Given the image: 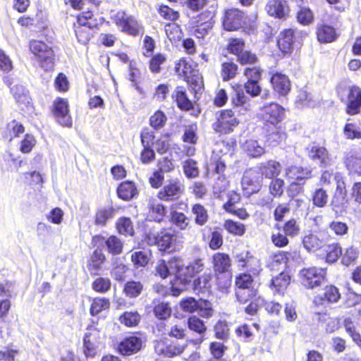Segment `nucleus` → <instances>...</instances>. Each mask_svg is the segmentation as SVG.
<instances>
[{"instance_id": "59", "label": "nucleus", "mask_w": 361, "mask_h": 361, "mask_svg": "<svg viewBox=\"0 0 361 361\" xmlns=\"http://www.w3.org/2000/svg\"><path fill=\"white\" fill-rule=\"evenodd\" d=\"M284 180L281 178L271 180L269 189L270 194L274 197H280L283 193Z\"/></svg>"}, {"instance_id": "6", "label": "nucleus", "mask_w": 361, "mask_h": 361, "mask_svg": "<svg viewBox=\"0 0 361 361\" xmlns=\"http://www.w3.org/2000/svg\"><path fill=\"white\" fill-rule=\"evenodd\" d=\"M116 24L121 28V31L133 36L143 34L141 24L133 16H128L124 11H119L114 16Z\"/></svg>"}, {"instance_id": "3", "label": "nucleus", "mask_w": 361, "mask_h": 361, "mask_svg": "<svg viewBox=\"0 0 361 361\" xmlns=\"http://www.w3.org/2000/svg\"><path fill=\"white\" fill-rule=\"evenodd\" d=\"M306 33L294 29H285L279 35L277 44L283 54H290L294 48H298L302 44Z\"/></svg>"}, {"instance_id": "29", "label": "nucleus", "mask_w": 361, "mask_h": 361, "mask_svg": "<svg viewBox=\"0 0 361 361\" xmlns=\"http://www.w3.org/2000/svg\"><path fill=\"white\" fill-rule=\"evenodd\" d=\"M325 253V260L329 264L336 262L342 255V248L338 243H329L328 240L322 249Z\"/></svg>"}, {"instance_id": "14", "label": "nucleus", "mask_w": 361, "mask_h": 361, "mask_svg": "<svg viewBox=\"0 0 361 361\" xmlns=\"http://www.w3.org/2000/svg\"><path fill=\"white\" fill-rule=\"evenodd\" d=\"M308 157L321 167L330 164L331 159L327 149L316 142H312L306 148Z\"/></svg>"}, {"instance_id": "7", "label": "nucleus", "mask_w": 361, "mask_h": 361, "mask_svg": "<svg viewBox=\"0 0 361 361\" xmlns=\"http://www.w3.org/2000/svg\"><path fill=\"white\" fill-rule=\"evenodd\" d=\"M241 185L244 195L247 197L259 192L262 185L260 171L257 168L246 170L243 176Z\"/></svg>"}, {"instance_id": "13", "label": "nucleus", "mask_w": 361, "mask_h": 361, "mask_svg": "<svg viewBox=\"0 0 361 361\" xmlns=\"http://www.w3.org/2000/svg\"><path fill=\"white\" fill-rule=\"evenodd\" d=\"M263 112L265 121L264 126L281 125L285 116L284 108L276 103L264 106Z\"/></svg>"}, {"instance_id": "25", "label": "nucleus", "mask_w": 361, "mask_h": 361, "mask_svg": "<svg viewBox=\"0 0 361 361\" xmlns=\"http://www.w3.org/2000/svg\"><path fill=\"white\" fill-rule=\"evenodd\" d=\"M262 174V178L264 176L267 178H277L280 174L281 166L279 162L270 160L264 164H262L259 168H257Z\"/></svg>"}, {"instance_id": "27", "label": "nucleus", "mask_w": 361, "mask_h": 361, "mask_svg": "<svg viewBox=\"0 0 361 361\" xmlns=\"http://www.w3.org/2000/svg\"><path fill=\"white\" fill-rule=\"evenodd\" d=\"M105 260L106 257L102 250L99 247L97 248L92 254L88 263L91 274L98 275V272Z\"/></svg>"}, {"instance_id": "12", "label": "nucleus", "mask_w": 361, "mask_h": 361, "mask_svg": "<svg viewBox=\"0 0 361 361\" xmlns=\"http://www.w3.org/2000/svg\"><path fill=\"white\" fill-rule=\"evenodd\" d=\"M246 19L244 13L239 9H230L225 13L223 27L228 31L237 30L246 23Z\"/></svg>"}, {"instance_id": "42", "label": "nucleus", "mask_w": 361, "mask_h": 361, "mask_svg": "<svg viewBox=\"0 0 361 361\" xmlns=\"http://www.w3.org/2000/svg\"><path fill=\"white\" fill-rule=\"evenodd\" d=\"M104 243L109 253L116 255L123 252V242L117 236L111 235L105 240Z\"/></svg>"}, {"instance_id": "44", "label": "nucleus", "mask_w": 361, "mask_h": 361, "mask_svg": "<svg viewBox=\"0 0 361 361\" xmlns=\"http://www.w3.org/2000/svg\"><path fill=\"white\" fill-rule=\"evenodd\" d=\"M116 228L118 232L123 235L133 236L134 235V228L132 221L128 217H121L117 220Z\"/></svg>"}, {"instance_id": "24", "label": "nucleus", "mask_w": 361, "mask_h": 361, "mask_svg": "<svg viewBox=\"0 0 361 361\" xmlns=\"http://www.w3.org/2000/svg\"><path fill=\"white\" fill-rule=\"evenodd\" d=\"M345 164L350 172L361 175V150H351L345 158Z\"/></svg>"}, {"instance_id": "16", "label": "nucleus", "mask_w": 361, "mask_h": 361, "mask_svg": "<svg viewBox=\"0 0 361 361\" xmlns=\"http://www.w3.org/2000/svg\"><path fill=\"white\" fill-rule=\"evenodd\" d=\"M328 239L323 232L310 233L304 236L302 244L308 252H315L323 249Z\"/></svg>"}, {"instance_id": "49", "label": "nucleus", "mask_w": 361, "mask_h": 361, "mask_svg": "<svg viewBox=\"0 0 361 361\" xmlns=\"http://www.w3.org/2000/svg\"><path fill=\"white\" fill-rule=\"evenodd\" d=\"M143 290V285L140 281H128L123 288L125 294L129 298H136L139 296Z\"/></svg>"}, {"instance_id": "46", "label": "nucleus", "mask_w": 361, "mask_h": 361, "mask_svg": "<svg viewBox=\"0 0 361 361\" xmlns=\"http://www.w3.org/2000/svg\"><path fill=\"white\" fill-rule=\"evenodd\" d=\"M329 200L327 192L322 188H317L312 193V201L314 206L319 208H324L326 206Z\"/></svg>"}, {"instance_id": "4", "label": "nucleus", "mask_w": 361, "mask_h": 361, "mask_svg": "<svg viewBox=\"0 0 361 361\" xmlns=\"http://www.w3.org/2000/svg\"><path fill=\"white\" fill-rule=\"evenodd\" d=\"M30 49L37 57L39 66L45 71L52 69L54 63V54L51 47L41 40L30 42Z\"/></svg>"}, {"instance_id": "23", "label": "nucleus", "mask_w": 361, "mask_h": 361, "mask_svg": "<svg viewBox=\"0 0 361 361\" xmlns=\"http://www.w3.org/2000/svg\"><path fill=\"white\" fill-rule=\"evenodd\" d=\"M287 178L290 180L303 182L312 177V170L308 168L291 166L286 169Z\"/></svg>"}, {"instance_id": "10", "label": "nucleus", "mask_w": 361, "mask_h": 361, "mask_svg": "<svg viewBox=\"0 0 361 361\" xmlns=\"http://www.w3.org/2000/svg\"><path fill=\"white\" fill-rule=\"evenodd\" d=\"M184 192L182 182L176 178L166 181V185L161 189L157 197L159 200L169 202L178 199Z\"/></svg>"}, {"instance_id": "15", "label": "nucleus", "mask_w": 361, "mask_h": 361, "mask_svg": "<svg viewBox=\"0 0 361 361\" xmlns=\"http://www.w3.org/2000/svg\"><path fill=\"white\" fill-rule=\"evenodd\" d=\"M142 344V338L133 334L124 338L119 343L118 350L123 355H131L138 353L141 350Z\"/></svg>"}, {"instance_id": "48", "label": "nucleus", "mask_w": 361, "mask_h": 361, "mask_svg": "<svg viewBox=\"0 0 361 361\" xmlns=\"http://www.w3.org/2000/svg\"><path fill=\"white\" fill-rule=\"evenodd\" d=\"M257 294V290L255 288H237L235 291V295L238 302L243 304L256 298Z\"/></svg>"}, {"instance_id": "51", "label": "nucleus", "mask_w": 361, "mask_h": 361, "mask_svg": "<svg viewBox=\"0 0 361 361\" xmlns=\"http://www.w3.org/2000/svg\"><path fill=\"white\" fill-rule=\"evenodd\" d=\"M238 72V65L233 62H224L221 65V77L224 81L235 78Z\"/></svg>"}, {"instance_id": "31", "label": "nucleus", "mask_w": 361, "mask_h": 361, "mask_svg": "<svg viewBox=\"0 0 361 361\" xmlns=\"http://www.w3.org/2000/svg\"><path fill=\"white\" fill-rule=\"evenodd\" d=\"M213 264L215 271L224 273L231 267V259L227 254L217 252L213 256Z\"/></svg>"}, {"instance_id": "26", "label": "nucleus", "mask_w": 361, "mask_h": 361, "mask_svg": "<svg viewBox=\"0 0 361 361\" xmlns=\"http://www.w3.org/2000/svg\"><path fill=\"white\" fill-rule=\"evenodd\" d=\"M330 205L337 216L342 215L345 212L348 205L346 193L334 192Z\"/></svg>"}, {"instance_id": "58", "label": "nucleus", "mask_w": 361, "mask_h": 361, "mask_svg": "<svg viewBox=\"0 0 361 361\" xmlns=\"http://www.w3.org/2000/svg\"><path fill=\"white\" fill-rule=\"evenodd\" d=\"M183 171L188 178H196L199 176L197 162L192 159H188L183 163Z\"/></svg>"}, {"instance_id": "2", "label": "nucleus", "mask_w": 361, "mask_h": 361, "mask_svg": "<svg viewBox=\"0 0 361 361\" xmlns=\"http://www.w3.org/2000/svg\"><path fill=\"white\" fill-rule=\"evenodd\" d=\"M337 93L342 102L346 104L347 113L354 115L361 107V89L350 85L347 80L341 82L337 87Z\"/></svg>"}, {"instance_id": "5", "label": "nucleus", "mask_w": 361, "mask_h": 361, "mask_svg": "<svg viewBox=\"0 0 361 361\" xmlns=\"http://www.w3.org/2000/svg\"><path fill=\"white\" fill-rule=\"evenodd\" d=\"M326 271L315 267L302 269L299 274L301 284L308 289L320 286L324 281Z\"/></svg>"}, {"instance_id": "19", "label": "nucleus", "mask_w": 361, "mask_h": 361, "mask_svg": "<svg viewBox=\"0 0 361 361\" xmlns=\"http://www.w3.org/2000/svg\"><path fill=\"white\" fill-rule=\"evenodd\" d=\"M154 243L161 250L172 251L176 248L177 236L169 231L164 230L154 235Z\"/></svg>"}, {"instance_id": "40", "label": "nucleus", "mask_w": 361, "mask_h": 361, "mask_svg": "<svg viewBox=\"0 0 361 361\" xmlns=\"http://www.w3.org/2000/svg\"><path fill=\"white\" fill-rule=\"evenodd\" d=\"M317 39L321 42H331L334 40L336 37V32L334 27L329 25H321L318 27Z\"/></svg>"}, {"instance_id": "61", "label": "nucleus", "mask_w": 361, "mask_h": 361, "mask_svg": "<svg viewBox=\"0 0 361 361\" xmlns=\"http://www.w3.org/2000/svg\"><path fill=\"white\" fill-rule=\"evenodd\" d=\"M131 259L136 268L144 267L149 262L148 255L144 251L133 252L131 255Z\"/></svg>"}, {"instance_id": "11", "label": "nucleus", "mask_w": 361, "mask_h": 361, "mask_svg": "<svg viewBox=\"0 0 361 361\" xmlns=\"http://www.w3.org/2000/svg\"><path fill=\"white\" fill-rule=\"evenodd\" d=\"M52 112L56 121L63 126L71 127L72 118L69 114L68 101L58 97L53 102Z\"/></svg>"}, {"instance_id": "22", "label": "nucleus", "mask_w": 361, "mask_h": 361, "mask_svg": "<svg viewBox=\"0 0 361 361\" xmlns=\"http://www.w3.org/2000/svg\"><path fill=\"white\" fill-rule=\"evenodd\" d=\"M270 82L274 90L280 95H286L290 90V82L286 75L276 73L271 76Z\"/></svg>"}, {"instance_id": "30", "label": "nucleus", "mask_w": 361, "mask_h": 361, "mask_svg": "<svg viewBox=\"0 0 361 361\" xmlns=\"http://www.w3.org/2000/svg\"><path fill=\"white\" fill-rule=\"evenodd\" d=\"M118 197L123 200H130L137 194V190L135 184L131 181H125L121 183L117 188Z\"/></svg>"}, {"instance_id": "34", "label": "nucleus", "mask_w": 361, "mask_h": 361, "mask_svg": "<svg viewBox=\"0 0 361 361\" xmlns=\"http://www.w3.org/2000/svg\"><path fill=\"white\" fill-rule=\"evenodd\" d=\"M172 97L176 98L177 105L180 109L190 110L193 108V104L188 99L183 87H177Z\"/></svg>"}, {"instance_id": "35", "label": "nucleus", "mask_w": 361, "mask_h": 361, "mask_svg": "<svg viewBox=\"0 0 361 361\" xmlns=\"http://www.w3.org/2000/svg\"><path fill=\"white\" fill-rule=\"evenodd\" d=\"M244 151L250 157H259L265 152V149L257 140H248L243 145Z\"/></svg>"}, {"instance_id": "38", "label": "nucleus", "mask_w": 361, "mask_h": 361, "mask_svg": "<svg viewBox=\"0 0 361 361\" xmlns=\"http://www.w3.org/2000/svg\"><path fill=\"white\" fill-rule=\"evenodd\" d=\"M214 336L216 338L226 341L230 336L229 324L224 320H219L214 326Z\"/></svg>"}, {"instance_id": "55", "label": "nucleus", "mask_w": 361, "mask_h": 361, "mask_svg": "<svg viewBox=\"0 0 361 361\" xmlns=\"http://www.w3.org/2000/svg\"><path fill=\"white\" fill-rule=\"evenodd\" d=\"M297 19L302 25H310L314 19L313 13L309 8L300 7L297 12Z\"/></svg>"}, {"instance_id": "9", "label": "nucleus", "mask_w": 361, "mask_h": 361, "mask_svg": "<svg viewBox=\"0 0 361 361\" xmlns=\"http://www.w3.org/2000/svg\"><path fill=\"white\" fill-rule=\"evenodd\" d=\"M102 339L100 331L97 328L93 325L87 326L83 338L84 352L87 357H94L97 354Z\"/></svg>"}, {"instance_id": "43", "label": "nucleus", "mask_w": 361, "mask_h": 361, "mask_svg": "<svg viewBox=\"0 0 361 361\" xmlns=\"http://www.w3.org/2000/svg\"><path fill=\"white\" fill-rule=\"evenodd\" d=\"M110 301L106 298H95L91 304L90 312L91 315L95 316L104 310H109Z\"/></svg>"}, {"instance_id": "53", "label": "nucleus", "mask_w": 361, "mask_h": 361, "mask_svg": "<svg viewBox=\"0 0 361 361\" xmlns=\"http://www.w3.org/2000/svg\"><path fill=\"white\" fill-rule=\"evenodd\" d=\"M344 136L347 139H360L361 138V129L360 127L354 123H348L345 124L343 129Z\"/></svg>"}, {"instance_id": "45", "label": "nucleus", "mask_w": 361, "mask_h": 361, "mask_svg": "<svg viewBox=\"0 0 361 361\" xmlns=\"http://www.w3.org/2000/svg\"><path fill=\"white\" fill-rule=\"evenodd\" d=\"M188 325L191 331L200 335V338L199 341L202 342L204 339L203 334L207 330L204 322L197 317H190L188 320Z\"/></svg>"}, {"instance_id": "36", "label": "nucleus", "mask_w": 361, "mask_h": 361, "mask_svg": "<svg viewBox=\"0 0 361 361\" xmlns=\"http://www.w3.org/2000/svg\"><path fill=\"white\" fill-rule=\"evenodd\" d=\"M193 277L194 274L190 271L188 266L177 267L175 283L176 284L182 285V289L191 282Z\"/></svg>"}, {"instance_id": "57", "label": "nucleus", "mask_w": 361, "mask_h": 361, "mask_svg": "<svg viewBox=\"0 0 361 361\" xmlns=\"http://www.w3.org/2000/svg\"><path fill=\"white\" fill-rule=\"evenodd\" d=\"M235 333L236 336L244 342H250L253 339V334L251 327L248 324H243L238 326Z\"/></svg>"}, {"instance_id": "64", "label": "nucleus", "mask_w": 361, "mask_h": 361, "mask_svg": "<svg viewBox=\"0 0 361 361\" xmlns=\"http://www.w3.org/2000/svg\"><path fill=\"white\" fill-rule=\"evenodd\" d=\"M305 184L303 182L290 180L286 190L288 196L293 198L302 193Z\"/></svg>"}, {"instance_id": "1", "label": "nucleus", "mask_w": 361, "mask_h": 361, "mask_svg": "<svg viewBox=\"0 0 361 361\" xmlns=\"http://www.w3.org/2000/svg\"><path fill=\"white\" fill-rule=\"evenodd\" d=\"M245 91L251 97H255L261 94L262 87L259 82H246L243 88L240 86L232 88L231 104L241 114H245L250 107V99L245 94Z\"/></svg>"}, {"instance_id": "8", "label": "nucleus", "mask_w": 361, "mask_h": 361, "mask_svg": "<svg viewBox=\"0 0 361 361\" xmlns=\"http://www.w3.org/2000/svg\"><path fill=\"white\" fill-rule=\"evenodd\" d=\"M239 121L231 109H226L220 112L216 117V121L212 125L215 132L219 134H228L238 125Z\"/></svg>"}, {"instance_id": "54", "label": "nucleus", "mask_w": 361, "mask_h": 361, "mask_svg": "<svg viewBox=\"0 0 361 361\" xmlns=\"http://www.w3.org/2000/svg\"><path fill=\"white\" fill-rule=\"evenodd\" d=\"M167 118L165 114L158 110L149 118V124L154 130L163 128L166 122Z\"/></svg>"}, {"instance_id": "47", "label": "nucleus", "mask_w": 361, "mask_h": 361, "mask_svg": "<svg viewBox=\"0 0 361 361\" xmlns=\"http://www.w3.org/2000/svg\"><path fill=\"white\" fill-rule=\"evenodd\" d=\"M121 324L128 326L133 327L137 326L140 321V315L137 312H125L118 318Z\"/></svg>"}, {"instance_id": "17", "label": "nucleus", "mask_w": 361, "mask_h": 361, "mask_svg": "<svg viewBox=\"0 0 361 361\" xmlns=\"http://www.w3.org/2000/svg\"><path fill=\"white\" fill-rule=\"evenodd\" d=\"M234 258L238 268L247 269L253 274L258 272L259 261L257 258L254 257L250 252L244 251L236 254Z\"/></svg>"}, {"instance_id": "32", "label": "nucleus", "mask_w": 361, "mask_h": 361, "mask_svg": "<svg viewBox=\"0 0 361 361\" xmlns=\"http://www.w3.org/2000/svg\"><path fill=\"white\" fill-rule=\"evenodd\" d=\"M115 212V209L111 206L99 207L95 214V224L105 226L108 220L114 218Z\"/></svg>"}, {"instance_id": "39", "label": "nucleus", "mask_w": 361, "mask_h": 361, "mask_svg": "<svg viewBox=\"0 0 361 361\" xmlns=\"http://www.w3.org/2000/svg\"><path fill=\"white\" fill-rule=\"evenodd\" d=\"M212 276L210 274H204L195 279L192 283L194 290L197 292L209 290L212 287Z\"/></svg>"}, {"instance_id": "52", "label": "nucleus", "mask_w": 361, "mask_h": 361, "mask_svg": "<svg viewBox=\"0 0 361 361\" xmlns=\"http://www.w3.org/2000/svg\"><path fill=\"white\" fill-rule=\"evenodd\" d=\"M111 282L109 279L98 277L94 280L92 284V289L100 293H105L111 288Z\"/></svg>"}, {"instance_id": "50", "label": "nucleus", "mask_w": 361, "mask_h": 361, "mask_svg": "<svg viewBox=\"0 0 361 361\" xmlns=\"http://www.w3.org/2000/svg\"><path fill=\"white\" fill-rule=\"evenodd\" d=\"M192 212L195 215V222L199 226L204 225L208 221L207 209L200 204H195L192 208Z\"/></svg>"}, {"instance_id": "62", "label": "nucleus", "mask_w": 361, "mask_h": 361, "mask_svg": "<svg viewBox=\"0 0 361 361\" xmlns=\"http://www.w3.org/2000/svg\"><path fill=\"white\" fill-rule=\"evenodd\" d=\"M92 12L90 11L83 12L78 16V25L87 27L89 28L95 27L97 23L92 19Z\"/></svg>"}, {"instance_id": "41", "label": "nucleus", "mask_w": 361, "mask_h": 361, "mask_svg": "<svg viewBox=\"0 0 361 361\" xmlns=\"http://www.w3.org/2000/svg\"><path fill=\"white\" fill-rule=\"evenodd\" d=\"M171 221L180 230H186L190 224V219L183 212L176 210L171 212Z\"/></svg>"}, {"instance_id": "20", "label": "nucleus", "mask_w": 361, "mask_h": 361, "mask_svg": "<svg viewBox=\"0 0 361 361\" xmlns=\"http://www.w3.org/2000/svg\"><path fill=\"white\" fill-rule=\"evenodd\" d=\"M266 10L271 16L284 18L288 13V6L286 0H268Z\"/></svg>"}, {"instance_id": "21", "label": "nucleus", "mask_w": 361, "mask_h": 361, "mask_svg": "<svg viewBox=\"0 0 361 361\" xmlns=\"http://www.w3.org/2000/svg\"><path fill=\"white\" fill-rule=\"evenodd\" d=\"M341 298L338 289L334 286H327L324 292L314 298V302L318 305H324L337 302Z\"/></svg>"}, {"instance_id": "18", "label": "nucleus", "mask_w": 361, "mask_h": 361, "mask_svg": "<svg viewBox=\"0 0 361 361\" xmlns=\"http://www.w3.org/2000/svg\"><path fill=\"white\" fill-rule=\"evenodd\" d=\"M263 130L266 141L269 145L276 146L286 139V133L281 125L263 126Z\"/></svg>"}, {"instance_id": "63", "label": "nucleus", "mask_w": 361, "mask_h": 361, "mask_svg": "<svg viewBox=\"0 0 361 361\" xmlns=\"http://www.w3.org/2000/svg\"><path fill=\"white\" fill-rule=\"evenodd\" d=\"M92 28H89L87 27H85L82 25H78L75 28V35L78 42L82 44H86L90 41V37L92 36L90 30Z\"/></svg>"}, {"instance_id": "28", "label": "nucleus", "mask_w": 361, "mask_h": 361, "mask_svg": "<svg viewBox=\"0 0 361 361\" xmlns=\"http://www.w3.org/2000/svg\"><path fill=\"white\" fill-rule=\"evenodd\" d=\"M153 304V312L157 319L166 320L171 317L172 310L169 302L154 300Z\"/></svg>"}, {"instance_id": "33", "label": "nucleus", "mask_w": 361, "mask_h": 361, "mask_svg": "<svg viewBox=\"0 0 361 361\" xmlns=\"http://www.w3.org/2000/svg\"><path fill=\"white\" fill-rule=\"evenodd\" d=\"M149 209L148 218L150 221H161L166 214V207L160 203L150 201L147 205Z\"/></svg>"}, {"instance_id": "60", "label": "nucleus", "mask_w": 361, "mask_h": 361, "mask_svg": "<svg viewBox=\"0 0 361 361\" xmlns=\"http://www.w3.org/2000/svg\"><path fill=\"white\" fill-rule=\"evenodd\" d=\"M225 228L230 233L236 235H243L245 233V226L233 220H227L224 224Z\"/></svg>"}, {"instance_id": "56", "label": "nucleus", "mask_w": 361, "mask_h": 361, "mask_svg": "<svg viewBox=\"0 0 361 361\" xmlns=\"http://www.w3.org/2000/svg\"><path fill=\"white\" fill-rule=\"evenodd\" d=\"M263 70L259 66L247 67L244 70V75L247 82H259Z\"/></svg>"}, {"instance_id": "37", "label": "nucleus", "mask_w": 361, "mask_h": 361, "mask_svg": "<svg viewBox=\"0 0 361 361\" xmlns=\"http://www.w3.org/2000/svg\"><path fill=\"white\" fill-rule=\"evenodd\" d=\"M290 281V276L286 273L281 272L271 279V288L275 292L280 293L288 287Z\"/></svg>"}]
</instances>
